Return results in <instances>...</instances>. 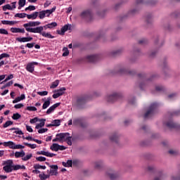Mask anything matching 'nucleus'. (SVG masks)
<instances>
[{
  "label": "nucleus",
  "instance_id": "1",
  "mask_svg": "<svg viewBox=\"0 0 180 180\" xmlns=\"http://www.w3.org/2000/svg\"><path fill=\"white\" fill-rule=\"evenodd\" d=\"M40 25H41L40 21H30L29 22L24 24L23 27H25V30L30 33H41L43 32V27H40Z\"/></svg>",
  "mask_w": 180,
  "mask_h": 180
},
{
  "label": "nucleus",
  "instance_id": "2",
  "mask_svg": "<svg viewBox=\"0 0 180 180\" xmlns=\"http://www.w3.org/2000/svg\"><path fill=\"white\" fill-rule=\"evenodd\" d=\"M71 139L72 137L70 136V133H60L57 134L56 139H53L52 141H58L59 143L66 141L68 146H72V141H71Z\"/></svg>",
  "mask_w": 180,
  "mask_h": 180
},
{
  "label": "nucleus",
  "instance_id": "3",
  "mask_svg": "<svg viewBox=\"0 0 180 180\" xmlns=\"http://www.w3.org/2000/svg\"><path fill=\"white\" fill-rule=\"evenodd\" d=\"M120 98H122V94L114 91L111 94L106 96L105 101L107 102H115V101H117Z\"/></svg>",
  "mask_w": 180,
  "mask_h": 180
},
{
  "label": "nucleus",
  "instance_id": "4",
  "mask_svg": "<svg viewBox=\"0 0 180 180\" xmlns=\"http://www.w3.org/2000/svg\"><path fill=\"white\" fill-rule=\"evenodd\" d=\"M157 108H158V104L157 103L151 104L150 106L149 107V109L144 115V118L148 119V117H151V116H153V115L155 113V110Z\"/></svg>",
  "mask_w": 180,
  "mask_h": 180
},
{
  "label": "nucleus",
  "instance_id": "5",
  "mask_svg": "<svg viewBox=\"0 0 180 180\" xmlns=\"http://www.w3.org/2000/svg\"><path fill=\"white\" fill-rule=\"evenodd\" d=\"M5 166L3 167L4 171L8 174L9 172H12L13 171V160H8L4 162Z\"/></svg>",
  "mask_w": 180,
  "mask_h": 180
},
{
  "label": "nucleus",
  "instance_id": "6",
  "mask_svg": "<svg viewBox=\"0 0 180 180\" xmlns=\"http://www.w3.org/2000/svg\"><path fill=\"white\" fill-rule=\"evenodd\" d=\"M80 16L82 19H86V20L89 21L92 19V11H91L90 10L84 11L80 14Z\"/></svg>",
  "mask_w": 180,
  "mask_h": 180
},
{
  "label": "nucleus",
  "instance_id": "7",
  "mask_svg": "<svg viewBox=\"0 0 180 180\" xmlns=\"http://www.w3.org/2000/svg\"><path fill=\"white\" fill-rule=\"evenodd\" d=\"M51 169L47 170V172H49L48 174L49 175V176H57V175H58V166L57 165H50L49 166Z\"/></svg>",
  "mask_w": 180,
  "mask_h": 180
},
{
  "label": "nucleus",
  "instance_id": "8",
  "mask_svg": "<svg viewBox=\"0 0 180 180\" xmlns=\"http://www.w3.org/2000/svg\"><path fill=\"white\" fill-rule=\"evenodd\" d=\"M67 89L65 87H62L58 90H56V94H53L52 97L53 99H57V98H60V96H63L64 95V93L65 92Z\"/></svg>",
  "mask_w": 180,
  "mask_h": 180
},
{
  "label": "nucleus",
  "instance_id": "9",
  "mask_svg": "<svg viewBox=\"0 0 180 180\" xmlns=\"http://www.w3.org/2000/svg\"><path fill=\"white\" fill-rule=\"evenodd\" d=\"M67 30H71V25H65L61 29L58 30L56 32L58 33V34H60V36H64V34H65V32H67Z\"/></svg>",
  "mask_w": 180,
  "mask_h": 180
},
{
  "label": "nucleus",
  "instance_id": "10",
  "mask_svg": "<svg viewBox=\"0 0 180 180\" xmlns=\"http://www.w3.org/2000/svg\"><path fill=\"white\" fill-rule=\"evenodd\" d=\"M50 148L52 151H58L59 150L60 151H64V150L67 149L65 146H60L58 143H53Z\"/></svg>",
  "mask_w": 180,
  "mask_h": 180
},
{
  "label": "nucleus",
  "instance_id": "11",
  "mask_svg": "<svg viewBox=\"0 0 180 180\" xmlns=\"http://www.w3.org/2000/svg\"><path fill=\"white\" fill-rule=\"evenodd\" d=\"M15 40L19 43H27L29 41H32V40H33V37H17Z\"/></svg>",
  "mask_w": 180,
  "mask_h": 180
},
{
  "label": "nucleus",
  "instance_id": "12",
  "mask_svg": "<svg viewBox=\"0 0 180 180\" xmlns=\"http://www.w3.org/2000/svg\"><path fill=\"white\" fill-rule=\"evenodd\" d=\"M39 63L37 62H32L27 65L26 70L28 72H33L34 71V65H38Z\"/></svg>",
  "mask_w": 180,
  "mask_h": 180
},
{
  "label": "nucleus",
  "instance_id": "13",
  "mask_svg": "<svg viewBox=\"0 0 180 180\" xmlns=\"http://www.w3.org/2000/svg\"><path fill=\"white\" fill-rule=\"evenodd\" d=\"M38 155H45L46 157H54L56 154L49 153V151L40 150L37 153Z\"/></svg>",
  "mask_w": 180,
  "mask_h": 180
},
{
  "label": "nucleus",
  "instance_id": "14",
  "mask_svg": "<svg viewBox=\"0 0 180 180\" xmlns=\"http://www.w3.org/2000/svg\"><path fill=\"white\" fill-rule=\"evenodd\" d=\"M98 58V55H89L86 57V60H87L89 63H95V61H97Z\"/></svg>",
  "mask_w": 180,
  "mask_h": 180
},
{
  "label": "nucleus",
  "instance_id": "15",
  "mask_svg": "<svg viewBox=\"0 0 180 180\" xmlns=\"http://www.w3.org/2000/svg\"><path fill=\"white\" fill-rule=\"evenodd\" d=\"M11 32L12 33H22V34L25 33V28H18V27H11Z\"/></svg>",
  "mask_w": 180,
  "mask_h": 180
},
{
  "label": "nucleus",
  "instance_id": "16",
  "mask_svg": "<svg viewBox=\"0 0 180 180\" xmlns=\"http://www.w3.org/2000/svg\"><path fill=\"white\" fill-rule=\"evenodd\" d=\"M58 106H60V103H57L54 105H53L52 106H51L46 111V114L47 115H50V113H51L52 112H54V110H56V108H58Z\"/></svg>",
  "mask_w": 180,
  "mask_h": 180
},
{
  "label": "nucleus",
  "instance_id": "17",
  "mask_svg": "<svg viewBox=\"0 0 180 180\" xmlns=\"http://www.w3.org/2000/svg\"><path fill=\"white\" fill-rule=\"evenodd\" d=\"M3 146H4V147H9L11 150H13L15 148V143L9 141L7 142H4Z\"/></svg>",
  "mask_w": 180,
  "mask_h": 180
},
{
  "label": "nucleus",
  "instance_id": "18",
  "mask_svg": "<svg viewBox=\"0 0 180 180\" xmlns=\"http://www.w3.org/2000/svg\"><path fill=\"white\" fill-rule=\"evenodd\" d=\"M37 16H39V12L35 11L32 14H27V18L28 19H31L32 20H34V19H37Z\"/></svg>",
  "mask_w": 180,
  "mask_h": 180
},
{
  "label": "nucleus",
  "instance_id": "19",
  "mask_svg": "<svg viewBox=\"0 0 180 180\" xmlns=\"http://www.w3.org/2000/svg\"><path fill=\"white\" fill-rule=\"evenodd\" d=\"M39 122H40L39 124H37L35 129H41V127H44V125L46 124V119H39Z\"/></svg>",
  "mask_w": 180,
  "mask_h": 180
},
{
  "label": "nucleus",
  "instance_id": "20",
  "mask_svg": "<svg viewBox=\"0 0 180 180\" xmlns=\"http://www.w3.org/2000/svg\"><path fill=\"white\" fill-rule=\"evenodd\" d=\"M39 34L43 36V37H46V39H54V36L51 35L49 32H46L41 31V32H38Z\"/></svg>",
  "mask_w": 180,
  "mask_h": 180
},
{
  "label": "nucleus",
  "instance_id": "21",
  "mask_svg": "<svg viewBox=\"0 0 180 180\" xmlns=\"http://www.w3.org/2000/svg\"><path fill=\"white\" fill-rule=\"evenodd\" d=\"M14 155L15 158H22L25 157V155H26V153H25V150H22L20 152H15Z\"/></svg>",
  "mask_w": 180,
  "mask_h": 180
},
{
  "label": "nucleus",
  "instance_id": "22",
  "mask_svg": "<svg viewBox=\"0 0 180 180\" xmlns=\"http://www.w3.org/2000/svg\"><path fill=\"white\" fill-rule=\"evenodd\" d=\"M18 169H26V167L25 165H13V171H18Z\"/></svg>",
  "mask_w": 180,
  "mask_h": 180
},
{
  "label": "nucleus",
  "instance_id": "23",
  "mask_svg": "<svg viewBox=\"0 0 180 180\" xmlns=\"http://www.w3.org/2000/svg\"><path fill=\"white\" fill-rule=\"evenodd\" d=\"M110 140L111 141H114L115 143H117V140H119V135H117V134H116V133L112 134L110 136Z\"/></svg>",
  "mask_w": 180,
  "mask_h": 180
},
{
  "label": "nucleus",
  "instance_id": "24",
  "mask_svg": "<svg viewBox=\"0 0 180 180\" xmlns=\"http://www.w3.org/2000/svg\"><path fill=\"white\" fill-rule=\"evenodd\" d=\"M57 8V7L54 6L53 7L51 10H44L45 11V15L49 18V16H50V15H51V13H53V12L56 11V9Z\"/></svg>",
  "mask_w": 180,
  "mask_h": 180
},
{
  "label": "nucleus",
  "instance_id": "25",
  "mask_svg": "<svg viewBox=\"0 0 180 180\" xmlns=\"http://www.w3.org/2000/svg\"><path fill=\"white\" fill-rule=\"evenodd\" d=\"M50 101H51V97H49V98H47V101H46L44 103V104H43V105H42V108H43V109H47V108L50 106Z\"/></svg>",
  "mask_w": 180,
  "mask_h": 180
},
{
  "label": "nucleus",
  "instance_id": "26",
  "mask_svg": "<svg viewBox=\"0 0 180 180\" xmlns=\"http://www.w3.org/2000/svg\"><path fill=\"white\" fill-rule=\"evenodd\" d=\"M2 25H8L9 26H13L15 25L16 21H9V20H1Z\"/></svg>",
  "mask_w": 180,
  "mask_h": 180
},
{
  "label": "nucleus",
  "instance_id": "27",
  "mask_svg": "<svg viewBox=\"0 0 180 180\" xmlns=\"http://www.w3.org/2000/svg\"><path fill=\"white\" fill-rule=\"evenodd\" d=\"M62 165H63V167L70 168V167H72V160H69L67 161V162H63Z\"/></svg>",
  "mask_w": 180,
  "mask_h": 180
},
{
  "label": "nucleus",
  "instance_id": "28",
  "mask_svg": "<svg viewBox=\"0 0 180 180\" xmlns=\"http://www.w3.org/2000/svg\"><path fill=\"white\" fill-rule=\"evenodd\" d=\"M86 101L84 98L80 97L79 98H77V106H81V105H84V103H85Z\"/></svg>",
  "mask_w": 180,
  "mask_h": 180
},
{
  "label": "nucleus",
  "instance_id": "29",
  "mask_svg": "<svg viewBox=\"0 0 180 180\" xmlns=\"http://www.w3.org/2000/svg\"><path fill=\"white\" fill-rule=\"evenodd\" d=\"M52 126L53 127H57L61 124V120H55L51 122Z\"/></svg>",
  "mask_w": 180,
  "mask_h": 180
},
{
  "label": "nucleus",
  "instance_id": "30",
  "mask_svg": "<svg viewBox=\"0 0 180 180\" xmlns=\"http://www.w3.org/2000/svg\"><path fill=\"white\" fill-rule=\"evenodd\" d=\"M60 84V80H56L55 82H52L50 88L51 89H54V88H57Z\"/></svg>",
  "mask_w": 180,
  "mask_h": 180
},
{
  "label": "nucleus",
  "instance_id": "31",
  "mask_svg": "<svg viewBox=\"0 0 180 180\" xmlns=\"http://www.w3.org/2000/svg\"><path fill=\"white\" fill-rule=\"evenodd\" d=\"M39 177L40 178L41 180H46V179H48V178H50V175L46 174H44V172H43L42 174H40L39 175Z\"/></svg>",
  "mask_w": 180,
  "mask_h": 180
},
{
  "label": "nucleus",
  "instance_id": "32",
  "mask_svg": "<svg viewBox=\"0 0 180 180\" xmlns=\"http://www.w3.org/2000/svg\"><path fill=\"white\" fill-rule=\"evenodd\" d=\"M18 5V9H22L26 5V0H19Z\"/></svg>",
  "mask_w": 180,
  "mask_h": 180
},
{
  "label": "nucleus",
  "instance_id": "33",
  "mask_svg": "<svg viewBox=\"0 0 180 180\" xmlns=\"http://www.w3.org/2000/svg\"><path fill=\"white\" fill-rule=\"evenodd\" d=\"M23 144H24V146H27V147H30V148H32V149L37 148V145H36L34 143L31 144V143L24 142Z\"/></svg>",
  "mask_w": 180,
  "mask_h": 180
},
{
  "label": "nucleus",
  "instance_id": "34",
  "mask_svg": "<svg viewBox=\"0 0 180 180\" xmlns=\"http://www.w3.org/2000/svg\"><path fill=\"white\" fill-rule=\"evenodd\" d=\"M22 117V115H20V114L19 113H14L12 116V119L13 120H19V119H20Z\"/></svg>",
  "mask_w": 180,
  "mask_h": 180
},
{
  "label": "nucleus",
  "instance_id": "35",
  "mask_svg": "<svg viewBox=\"0 0 180 180\" xmlns=\"http://www.w3.org/2000/svg\"><path fill=\"white\" fill-rule=\"evenodd\" d=\"M27 14L25 13H16L15 15V18H27Z\"/></svg>",
  "mask_w": 180,
  "mask_h": 180
},
{
  "label": "nucleus",
  "instance_id": "36",
  "mask_svg": "<svg viewBox=\"0 0 180 180\" xmlns=\"http://www.w3.org/2000/svg\"><path fill=\"white\" fill-rule=\"evenodd\" d=\"M32 157H33V155L32 153H30L25 156H23L22 160V161H29V160H30V158H32Z\"/></svg>",
  "mask_w": 180,
  "mask_h": 180
},
{
  "label": "nucleus",
  "instance_id": "37",
  "mask_svg": "<svg viewBox=\"0 0 180 180\" xmlns=\"http://www.w3.org/2000/svg\"><path fill=\"white\" fill-rule=\"evenodd\" d=\"M73 124H80L82 127H85V125H84V124L81 122V120L79 119L74 120Z\"/></svg>",
  "mask_w": 180,
  "mask_h": 180
},
{
  "label": "nucleus",
  "instance_id": "38",
  "mask_svg": "<svg viewBox=\"0 0 180 180\" xmlns=\"http://www.w3.org/2000/svg\"><path fill=\"white\" fill-rule=\"evenodd\" d=\"M38 16L39 19H44L46 18V13L44 11H41L39 13H38Z\"/></svg>",
  "mask_w": 180,
  "mask_h": 180
},
{
  "label": "nucleus",
  "instance_id": "39",
  "mask_svg": "<svg viewBox=\"0 0 180 180\" xmlns=\"http://www.w3.org/2000/svg\"><path fill=\"white\" fill-rule=\"evenodd\" d=\"M108 175L110 179H115V178H117V174L115 172H109L108 173Z\"/></svg>",
  "mask_w": 180,
  "mask_h": 180
},
{
  "label": "nucleus",
  "instance_id": "40",
  "mask_svg": "<svg viewBox=\"0 0 180 180\" xmlns=\"http://www.w3.org/2000/svg\"><path fill=\"white\" fill-rule=\"evenodd\" d=\"M63 51H64L63 53V57H67V56H68V54H70V51H68V48H67V47H64L63 49Z\"/></svg>",
  "mask_w": 180,
  "mask_h": 180
},
{
  "label": "nucleus",
  "instance_id": "41",
  "mask_svg": "<svg viewBox=\"0 0 180 180\" xmlns=\"http://www.w3.org/2000/svg\"><path fill=\"white\" fill-rule=\"evenodd\" d=\"M8 10V11H13V8H12V6H11V4H6L5 6H3V11H6V10Z\"/></svg>",
  "mask_w": 180,
  "mask_h": 180
},
{
  "label": "nucleus",
  "instance_id": "42",
  "mask_svg": "<svg viewBox=\"0 0 180 180\" xmlns=\"http://www.w3.org/2000/svg\"><path fill=\"white\" fill-rule=\"evenodd\" d=\"M13 124V122L12 121H7L5 124H4L3 127L6 129V127H9V126H12Z\"/></svg>",
  "mask_w": 180,
  "mask_h": 180
},
{
  "label": "nucleus",
  "instance_id": "43",
  "mask_svg": "<svg viewBox=\"0 0 180 180\" xmlns=\"http://www.w3.org/2000/svg\"><path fill=\"white\" fill-rule=\"evenodd\" d=\"M102 165H103L102 161H98L95 162L94 167L95 168L99 169L102 167Z\"/></svg>",
  "mask_w": 180,
  "mask_h": 180
},
{
  "label": "nucleus",
  "instance_id": "44",
  "mask_svg": "<svg viewBox=\"0 0 180 180\" xmlns=\"http://www.w3.org/2000/svg\"><path fill=\"white\" fill-rule=\"evenodd\" d=\"M119 74H131V73L130 72H127V70H126V68H122L120 69Z\"/></svg>",
  "mask_w": 180,
  "mask_h": 180
},
{
  "label": "nucleus",
  "instance_id": "45",
  "mask_svg": "<svg viewBox=\"0 0 180 180\" xmlns=\"http://www.w3.org/2000/svg\"><path fill=\"white\" fill-rule=\"evenodd\" d=\"M34 169H46V166H41L40 165H34Z\"/></svg>",
  "mask_w": 180,
  "mask_h": 180
},
{
  "label": "nucleus",
  "instance_id": "46",
  "mask_svg": "<svg viewBox=\"0 0 180 180\" xmlns=\"http://www.w3.org/2000/svg\"><path fill=\"white\" fill-rule=\"evenodd\" d=\"M22 148H25V146L18 144L16 145V143L14 144V149L13 150H22Z\"/></svg>",
  "mask_w": 180,
  "mask_h": 180
},
{
  "label": "nucleus",
  "instance_id": "47",
  "mask_svg": "<svg viewBox=\"0 0 180 180\" xmlns=\"http://www.w3.org/2000/svg\"><path fill=\"white\" fill-rule=\"evenodd\" d=\"M48 94H49V92L47 91L37 92V95H39L40 96H46Z\"/></svg>",
  "mask_w": 180,
  "mask_h": 180
},
{
  "label": "nucleus",
  "instance_id": "48",
  "mask_svg": "<svg viewBox=\"0 0 180 180\" xmlns=\"http://www.w3.org/2000/svg\"><path fill=\"white\" fill-rule=\"evenodd\" d=\"M57 27V22H53L48 24V29H53V27Z\"/></svg>",
  "mask_w": 180,
  "mask_h": 180
},
{
  "label": "nucleus",
  "instance_id": "49",
  "mask_svg": "<svg viewBox=\"0 0 180 180\" xmlns=\"http://www.w3.org/2000/svg\"><path fill=\"white\" fill-rule=\"evenodd\" d=\"M166 126H167V127H169V129H174V127H175V124L172 122H167L166 124Z\"/></svg>",
  "mask_w": 180,
  "mask_h": 180
},
{
  "label": "nucleus",
  "instance_id": "50",
  "mask_svg": "<svg viewBox=\"0 0 180 180\" xmlns=\"http://www.w3.org/2000/svg\"><path fill=\"white\" fill-rule=\"evenodd\" d=\"M39 120L40 119H38L37 117H34L30 120V123H31V124H34V123H37V122H39Z\"/></svg>",
  "mask_w": 180,
  "mask_h": 180
},
{
  "label": "nucleus",
  "instance_id": "51",
  "mask_svg": "<svg viewBox=\"0 0 180 180\" xmlns=\"http://www.w3.org/2000/svg\"><path fill=\"white\" fill-rule=\"evenodd\" d=\"M13 75H9L3 81L1 84H4V82H7V81H9V79H13Z\"/></svg>",
  "mask_w": 180,
  "mask_h": 180
},
{
  "label": "nucleus",
  "instance_id": "52",
  "mask_svg": "<svg viewBox=\"0 0 180 180\" xmlns=\"http://www.w3.org/2000/svg\"><path fill=\"white\" fill-rule=\"evenodd\" d=\"M27 110H30V112H36V110H37V108L33 106H28L27 107Z\"/></svg>",
  "mask_w": 180,
  "mask_h": 180
},
{
  "label": "nucleus",
  "instance_id": "53",
  "mask_svg": "<svg viewBox=\"0 0 180 180\" xmlns=\"http://www.w3.org/2000/svg\"><path fill=\"white\" fill-rule=\"evenodd\" d=\"M48 130H49V129H47V128H41L38 130V133L39 134H43V133H46V131H47Z\"/></svg>",
  "mask_w": 180,
  "mask_h": 180
},
{
  "label": "nucleus",
  "instance_id": "54",
  "mask_svg": "<svg viewBox=\"0 0 180 180\" xmlns=\"http://www.w3.org/2000/svg\"><path fill=\"white\" fill-rule=\"evenodd\" d=\"M37 161H39L40 162H43L44 161H46V158L43 157V156H39L36 158Z\"/></svg>",
  "mask_w": 180,
  "mask_h": 180
},
{
  "label": "nucleus",
  "instance_id": "55",
  "mask_svg": "<svg viewBox=\"0 0 180 180\" xmlns=\"http://www.w3.org/2000/svg\"><path fill=\"white\" fill-rule=\"evenodd\" d=\"M25 11H36V6H29L28 7L25 8Z\"/></svg>",
  "mask_w": 180,
  "mask_h": 180
},
{
  "label": "nucleus",
  "instance_id": "56",
  "mask_svg": "<svg viewBox=\"0 0 180 180\" xmlns=\"http://www.w3.org/2000/svg\"><path fill=\"white\" fill-rule=\"evenodd\" d=\"M9 57V54L8 53H1L0 55V59L2 60V58H8Z\"/></svg>",
  "mask_w": 180,
  "mask_h": 180
},
{
  "label": "nucleus",
  "instance_id": "57",
  "mask_svg": "<svg viewBox=\"0 0 180 180\" xmlns=\"http://www.w3.org/2000/svg\"><path fill=\"white\" fill-rule=\"evenodd\" d=\"M35 43H28L26 44L25 47H27L28 49H33L34 47Z\"/></svg>",
  "mask_w": 180,
  "mask_h": 180
},
{
  "label": "nucleus",
  "instance_id": "58",
  "mask_svg": "<svg viewBox=\"0 0 180 180\" xmlns=\"http://www.w3.org/2000/svg\"><path fill=\"white\" fill-rule=\"evenodd\" d=\"M15 134H20L22 135L23 134V131L22 130L19 129V128H16L15 131H14Z\"/></svg>",
  "mask_w": 180,
  "mask_h": 180
},
{
  "label": "nucleus",
  "instance_id": "59",
  "mask_svg": "<svg viewBox=\"0 0 180 180\" xmlns=\"http://www.w3.org/2000/svg\"><path fill=\"white\" fill-rule=\"evenodd\" d=\"M14 108L15 109H20L22 108H23V104L22 103H18L14 105Z\"/></svg>",
  "mask_w": 180,
  "mask_h": 180
},
{
  "label": "nucleus",
  "instance_id": "60",
  "mask_svg": "<svg viewBox=\"0 0 180 180\" xmlns=\"http://www.w3.org/2000/svg\"><path fill=\"white\" fill-rule=\"evenodd\" d=\"M0 34H8V30L5 29H0Z\"/></svg>",
  "mask_w": 180,
  "mask_h": 180
},
{
  "label": "nucleus",
  "instance_id": "61",
  "mask_svg": "<svg viewBox=\"0 0 180 180\" xmlns=\"http://www.w3.org/2000/svg\"><path fill=\"white\" fill-rule=\"evenodd\" d=\"M27 131H29V133H33V129H32V127L29 125H26Z\"/></svg>",
  "mask_w": 180,
  "mask_h": 180
},
{
  "label": "nucleus",
  "instance_id": "62",
  "mask_svg": "<svg viewBox=\"0 0 180 180\" xmlns=\"http://www.w3.org/2000/svg\"><path fill=\"white\" fill-rule=\"evenodd\" d=\"M169 99H174V98H176V94H172L168 96Z\"/></svg>",
  "mask_w": 180,
  "mask_h": 180
},
{
  "label": "nucleus",
  "instance_id": "63",
  "mask_svg": "<svg viewBox=\"0 0 180 180\" xmlns=\"http://www.w3.org/2000/svg\"><path fill=\"white\" fill-rule=\"evenodd\" d=\"M20 101H22L20 97H17L15 100L13 101V103H18V102H20Z\"/></svg>",
  "mask_w": 180,
  "mask_h": 180
},
{
  "label": "nucleus",
  "instance_id": "64",
  "mask_svg": "<svg viewBox=\"0 0 180 180\" xmlns=\"http://www.w3.org/2000/svg\"><path fill=\"white\" fill-rule=\"evenodd\" d=\"M163 89H164V87H162V86H157L155 87L156 91H163Z\"/></svg>",
  "mask_w": 180,
  "mask_h": 180
}]
</instances>
